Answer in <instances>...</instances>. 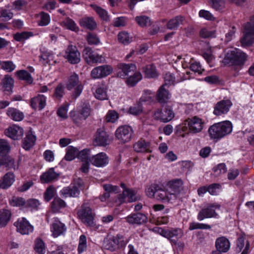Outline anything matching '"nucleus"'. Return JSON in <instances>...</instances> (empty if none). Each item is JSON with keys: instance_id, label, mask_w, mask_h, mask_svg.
Instances as JSON below:
<instances>
[{"instance_id": "nucleus-64", "label": "nucleus", "mask_w": 254, "mask_h": 254, "mask_svg": "<svg viewBox=\"0 0 254 254\" xmlns=\"http://www.w3.org/2000/svg\"><path fill=\"white\" fill-rule=\"evenodd\" d=\"M118 37L119 41L124 44H128L131 41L130 38L127 32H120L118 34Z\"/></svg>"}, {"instance_id": "nucleus-62", "label": "nucleus", "mask_w": 254, "mask_h": 254, "mask_svg": "<svg viewBox=\"0 0 254 254\" xmlns=\"http://www.w3.org/2000/svg\"><path fill=\"white\" fill-rule=\"evenodd\" d=\"M9 150L10 146L8 142L3 139H0V156L5 155Z\"/></svg>"}, {"instance_id": "nucleus-1", "label": "nucleus", "mask_w": 254, "mask_h": 254, "mask_svg": "<svg viewBox=\"0 0 254 254\" xmlns=\"http://www.w3.org/2000/svg\"><path fill=\"white\" fill-rule=\"evenodd\" d=\"M127 241L124 239L123 236L118 234L116 236H108L106 237L103 243V247L104 249L111 252L115 251L120 248L126 246Z\"/></svg>"}, {"instance_id": "nucleus-41", "label": "nucleus", "mask_w": 254, "mask_h": 254, "mask_svg": "<svg viewBox=\"0 0 254 254\" xmlns=\"http://www.w3.org/2000/svg\"><path fill=\"white\" fill-rule=\"evenodd\" d=\"M218 124L221 129V131H222L223 137L229 134L232 131L233 125L230 121H225L218 123Z\"/></svg>"}, {"instance_id": "nucleus-49", "label": "nucleus", "mask_w": 254, "mask_h": 254, "mask_svg": "<svg viewBox=\"0 0 254 254\" xmlns=\"http://www.w3.org/2000/svg\"><path fill=\"white\" fill-rule=\"evenodd\" d=\"M160 185L157 184H152L151 185L146 187L145 189V193L146 195L150 198H155L156 192L158 190Z\"/></svg>"}, {"instance_id": "nucleus-52", "label": "nucleus", "mask_w": 254, "mask_h": 254, "mask_svg": "<svg viewBox=\"0 0 254 254\" xmlns=\"http://www.w3.org/2000/svg\"><path fill=\"white\" fill-rule=\"evenodd\" d=\"M81 108L79 112L82 116V119L85 120L90 114V106L89 103L84 102L81 103Z\"/></svg>"}, {"instance_id": "nucleus-58", "label": "nucleus", "mask_w": 254, "mask_h": 254, "mask_svg": "<svg viewBox=\"0 0 254 254\" xmlns=\"http://www.w3.org/2000/svg\"><path fill=\"white\" fill-rule=\"evenodd\" d=\"M35 250L39 254H44L45 253V247L43 241L39 238L35 240L34 247Z\"/></svg>"}, {"instance_id": "nucleus-43", "label": "nucleus", "mask_w": 254, "mask_h": 254, "mask_svg": "<svg viewBox=\"0 0 254 254\" xmlns=\"http://www.w3.org/2000/svg\"><path fill=\"white\" fill-rule=\"evenodd\" d=\"M143 72L145 74V76L148 78L157 76L156 68L153 64H148L143 67Z\"/></svg>"}, {"instance_id": "nucleus-12", "label": "nucleus", "mask_w": 254, "mask_h": 254, "mask_svg": "<svg viewBox=\"0 0 254 254\" xmlns=\"http://www.w3.org/2000/svg\"><path fill=\"white\" fill-rule=\"evenodd\" d=\"M137 191L133 189H126L122 193L118 195L116 200L119 204L126 202V198H127L128 202H132L136 201L139 197L136 195Z\"/></svg>"}, {"instance_id": "nucleus-48", "label": "nucleus", "mask_w": 254, "mask_h": 254, "mask_svg": "<svg viewBox=\"0 0 254 254\" xmlns=\"http://www.w3.org/2000/svg\"><path fill=\"white\" fill-rule=\"evenodd\" d=\"M63 25L66 29L74 32H77L79 28L75 22L71 19L67 18L63 21Z\"/></svg>"}, {"instance_id": "nucleus-39", "label": "nucleus", "mask_w": 254, "mask_h": 254, "mask_svg": "<svg viewBox=\"0 0 254 254\" xmlns=\"http://www.w3.org/2000/svg\"><path fill=\"white\" fill-rule=\"evenodd\" d=\"M15 74L19 79L23 80L28 84H31L33 81L31 74L27 70H19L16 71Z\"/></svg>"}, {"instance_id": "nucleus-9", "label": "nucleus", "mask_w": 254, "mask_h": 254, "mask_svg": "<svg viewBox=\"0 0 254 254\" xmlns=\"http://www.w3.org/2000/svg\"><path fill=\"white\" fill-rule=\"evenodd\" d=\"M82 55L84 59L88 64L102 63L105 61L102 55L94 53L90 47H85Z\"/></svg>"}, {"instance_id": "nucleus-37", "label": "nucleus", "mask_w": 254, "mask_h": 254, "mask_svg": "<svg viewBox=\"0 0 254 254\" xmlns=\"http://www.w3.org/2000/svg\"><path fill=\"white\" fill-rule=\"evenodd\" d=\"M7 115L10 119L16 122L20 121L24 118L23 113L13 108H8Z\"/></svg>"}, {"instance_id": "nucleus-44", "label": "nucleus", "mask_w": 254, "mask_h": 254, "mask_svg": "<svg viewBox=\"0 0 254 254\" xmlns=\"http://www.w3.org/2000/svg\"><path fill=\"white\" fill-rule=\"evenodd\" d=\"M2 160L4 165V167L7 170L13 169L16 170L18 168V165L15 162V160L10 156H6L2 158Z\"/></svg>"}, {"instance_id": "nucleus-23", "label": "nucleus", "mask_w": 254, "mask_h": 254, "mask_svg": "<svg viewBox=\"0 0 254 254\" xmlns=\"http://www.w3.org/2000/svg\"><path fill=\"white\" fill-rule=\"evenodd\" d=\"M184 235L183 231L178 228H171L167 229V236L168 239L171 243L176 245L179 239L182 238Z\"/></svg>"}, {"instance_id": "nucleus-46", "label": "nucleus", "mask_w": 254, "mask_h": 254, "mask_svg": "<svg viewBox=\"0 0 254 254\" xmlns=\"http://www.w3.org/2000/svg\"><path fill=\"white\" fill-rule=\"evenodd\" d=\"M137 23L141 27H148L151 25L150 18L145 15L136 16L135 18Z\"/></svg>"}, {"instance_id": "nucleus-15", "label": "nucleus", "mask_w": 254, "mask_h": 254, "mask_svg": "<svg viewBox=\"0 0 254 254\" xmlns=\"http://www.w3.org/2000/svg\"><path fill=\"white\" fill-rule=\"evenodd\" d=\"M66 231V227L64 224L61 222L58 218L54 219L51 225V231L52 235L54 238H57L60 236L64 235Z\"/></svg>"}, {"instance_id": "nucleus-38", "label": "nucleus", "mask_w": 254, "mask_h": 254, "mask_svg": "<svg viewBox=\"0 0 254 254\" xmlns=\"http://www.w3.org/2000/svg\"><path fill=\"white\" fill-rule=\"evenodd\" d=\"M11 213L10 210L5 209H0V227H5L10 220Z\"/></svg>"}, {"instance_id": "nucleus-53", "label": "nucleus", "mask_w": 254, "mask_h": 254, "mask_svg": "<svg viewBox=\"0 0 254 254\" xmlns=\"http://www.w3.org/2000/svg\"><path fill=\"white\" fill-rule=\"evenodd\" d=\"M95 97L101 100H104L107 99V89L104 86L98 87L94 93Z\"/></svg>"}, {"instance_id": "nucleus-61", "label": "nucleus", "mask_w": 254, "mask_h": 254, "mask_svg": "<svg viewBox=\"0 0 254 254\" xmlns=\"http://www.w3.org/2000/svg\"><path fill=\"white\" fill-rule=\"evenodd\" d=\"M142 111V106L140 102L137 103L131 106L128 110L129 114L133 115H137Z\"/></svg>"}, {"instance_id": "nucleus-47", "label": "nucleus", "mask_w": 254, "mask_h": 254, "mask_svg": "<svg viewBox=\"0 0 254 254\" xmlns=\"http://www.w3.org/2000/svg\"><path fill=\"white\" fill-rule=\"evenodd\" d=\"M90 150L89 149H84L80 151H78L77 158L82 162H90Z\"/></svg>"}, {"instance_id": "nucleus-17", "label": "nucleus", "mask_w": 254, "mask_h": 254, "mask_svg": "<svg viewBox=\"0 0 254 254\" xmlns=\"http://www.w3.org/2000/svg\"><path fill=\"white\" fill-rule=\"evenodd\" d=\"M110 142L109 134L103 129H98L94 139V143L96 145L105 146L109 144Z\"/></svg>"}, {"instance_id": "nucleus-27", "label": "nucleus", "mask_w": 254, "mask_h": 254, "mask_svg": "<svg viewBox=\"0 0 254 254\" xmlns=\"http://www.w3.org/2000/svg\"><path fill=\"white\" fill-rule=\"evenodd\" d=\"M59 176L54 168H51L40 176V180L42 183H48L57 180Z\"/></svg>"}, {"instance_id": "nucleus-51", "label": "nucleus", "mask_w": 254, "mask_h": 254, "mask_svg": "<svg viewBox=\"0 0 254 254\" xmlns=\"http://www.w3.org/2000/svg\"><path fill=\"white\" fill-rule=\"evenodd\" d=\"M9 203L11 206L14 207L25 206V200L22 197L13 196L9 199Z\"/></svg>"}, {"instance_id": "nucleus-14", "label": "nucleus", "mask_w": 254, "mask_h": 254, "mask_svg": "<svg viewBox=\"0 0 254 254\" xmlns=\"http://www.w3.org/2000/svg\"><path fill=\"white\" fill-rule=\"evenodd\" d=\"M14 225L16 227L17 231L22 235H28L33 231V227L25 218L19 219Z\"/></svg>"}, {"instance_id": "nucleus-3", "label": "nucleus", "mask_w": 254, "mask_h": 254, "mask_svg": "<svg viewBox=\"0 0 254 254\" xmlns=\"http://www.w3.org/2000/svg\"><path fill=\"white\" fill-rule=\"evenodd\" d=\"M247 57L246 53L236 50L226 54L223 63L225 64L243 66L247 60Z\"/></svg>"}, {"instance_id": "nucleus-56", "label": "nucleus", "mask_w": 254, "mask_h": 254, "mask_svg": "<svg viewBox=\"0 0 254 254\" xmlns=\"http://www.w3.org/2000/svg\"><path fill=\"white\" fill-rule=\"evenodd\" d=\"M211 226L206 224L192 222L189 224V229L190 231L195 229H210Z\"/></svg>"}, {"instance_id": "nucleus-34", "label": "nucleus", "mask_w": 254, "mask_h": 254, "mask_svg": "<svg viewBox=\"0 0 254 254\" xmlns=\"http://www.w3.org/2000/svg\"><path fill=\"white\" fill-rule=\"evenodd\" d=\"M209 135L211 139L219 140L223 137L221 129L218 123L210 126L208 130Z\"/></svg>"}, {"instance_id": "nucleus-22", "label": "nucleus", "mask_w": 254, "mask_h": 254, "mask_svg": "<svg viewBox=\"0 0 254 254\" xmlns=\"http://www.w3.org/2000/svg\"><path fill=\"white\" fill-rule=\"evenodd\" d=\"M155 198L163 203H173L174 201V199L170 197V194L167 191V187L163 188L161 185H159Z\"/></svg>"}, {"instance_id": "nucleus-35", "label": "nucleus", "mask_w": 254, "mask_h": 254, "mask_svg": "<svg viewBox=\"0 0 254 254\" xmlns=\"http://www.w3.org/2000/svg\"><path fill=\"white\" fill-rule=\"evenodd\" d=\"M119 68L122 72L121 73V77H124L133 73L136 69V66L133 64H121L119 65Z\"/></svg>"}, {"instance_id": "nucleus-50", "label": "nucleus", "mask_w": 254, "mask_h": 254, "mask_svg": "<svg viewBox=\"0 0 254 254\" xmlns=\"http://www.w3.org/2000/svg\"><path fill=\"white\" fill-rule=\"evenodd\" d=\"M142 78V75L139 72H136L133 75H130L126 81L127 84L130 86H134Z\"/></svg>"}, {"instance_id": "nucleus-36", "label": "nucleus", "mask_w": 254, "mask_h": 254, "mask_svg": "<svg viewBox=\"0 0 254 254\" xmlns=\"http://www.w3.org/2000/svg\"><path fill=\"white\" fill-rule=\"evenodd\" d=\"M35 140L36 136L32 134L31 131H29L26 133V137L23 140V147L26 150L29 149L34 145Z\"/></svg>"}, {"instance_id": "nucleus-26", "label": "nucleus", "mask_w": 254, "mask_h": 254, "mask_svg": "<svg viewBox=\"0 0 254 254\" xmlns=\"http://www.w3.org/2000/svg\"><path fill=\"white\" fill-rule=\"evenodd\" d=\"M216 250L222 253L227 252L230 248V243L225 237L218 238L215 242Z\"/></svg>"}, {"instance_id": "nucleus-40", "label": "nucleus", "mask_w": 254, "mask_h": 254, "mask_svg": "<svg viewBox=\"0 0 254 254\" xmlns=\"http://www.w3.org/2000/svg\"><path fill=\"white\" fill-rule=\"evenodd\" d=\"M184 19V17L181 15L176 16L168 21L167 27L170 30L177 29L180 25L183 24Z\"/></svg>"}, {"instance_id": "nucleus-11", "label": "nucleus", "mask_w": 254, "mask_h": 254, "mask_svg": "<svg viewBox=\"0 0 254 254\" xmlns=\"http://www.w3.org/2000/svg\"><path fill=\"white\" fill-rule=\"evenodd\" d=\"M64 57L71 64H76L80 61V54L77 47L71 44L66 49Z\"/></svg>"}, {"instance_id": "nucleus-6", "label": "nucleus", "mask_w": 254, "mask_h": 254, "mask_svg": "<svg viewBox=\"0 0 254 254\" xmlns=\"http://www.w3.org/2000/svg\"><path fill=\"white\" fill-rule=\"evenodd\" d=\"M175 116V114L171 106L166 105L161 109H158L154 112V119L163 123H167L171 121Z\"/></svg>"}, {"instance_id": "nucleus-55", "label": "nucleus", "mask_w": 254, "mask_h": 254, "mask_svg": "<svg viewBox=\"0 0 254 254\" xmlns=\"http://www.w3.org/2000/svg\"><path fill=\"white\" fill-rule=\"evenodd\" d=\"M93 8L102 20L106 21L109 20V16L106 10L96 5L94 6Z\"/></svg>"}, {"instance_id": "nucleus-28", "label": "nucleus", "mask_w": 254, "mask_h": 254, "mask_svg": "<svg viewBox=\"0 0 254 254\" xmlns=\"http://www.w3.org/2000/svg\"><path fill=\"white\" fill-rule=\"evenodd\" d=\"M133 148L137 152L149 153L152 151L150 143L143 139H140L136 142L133 145Z\"/></svg>"}, {"instance_id": "nucleus-60", "label": "nucleus", "mask_w": 254, "mask_h": 254, "mask_svg": "<svg viewBox=\"0 0 254 254\" xmlns=\"http://www.w3.org/2000/svg\"><path fill=\"white\" fill-rule=\"evenodd\" d=\"M33 35V33L31 32H23L21 33H16L14 36V39L17 41H22L27 39Z\"/></svg>"}, {"instance_id": "nucleus-42", "label": "nucleus", "mask_w": 254, "mask_h": 254, "mask_svg": "<svg viewBox=\"0 0 254 254\" xmlns=\"http://www.w3.org/2000/svg\"><path fill=\"white\" fill-rule=\"evenodd\" d=\"M65 202L61 198L56 197L51 203V209L53 212H58L60 209L65 206Z\"/></svg>"}, {"instance_id": "nucleus-19", "label": "nucleus", "mask_w": 254, "mask_h": 254, "mask_svg": "<svg viewBox=\"0 0 254 254\" xmlns=\"http://www.w3.org/2000/svg\"><path fill=\"white\" fill-rule=\"evenodd\" d=\"M187 122L190 131L193 133L199 132L203 128V122L201 119L194 116L192 118H189Z\"/></svg>"}, {"instance_id": "nucleus-32", "label": "nucleus", "mask_w": 254, "mask_h": 254, "mask_svg": "<svg viewBox=\"0 0 254 254\" xmlns=\"http://www.w3.org/2000/svg\"><path fill=\"white\" fill-rule=\"evenodd\" d=\"M80 25L87 29L94 30L97 27V23L92 17H84L79 21Z\"/></svg>"}, {"instance_id": "nucleus-57", "label": "nucleus", "mask_w": 254, "mask_h": 254, "mask_svg": "<svg viewBox=\"0 0 254 254\" xmlns=\"http://www.w3.org/2000/svg\"><path fill=\"white\" fill-rule=\"evenodd\" d=\"M64 94V88L63 84H59L56 87L53 94L54 98L56 100H61Z\"/></svg>"}, {"instance_id": "nucleus-7", "label": "nucleus", "mask_w": 254, "mask_h": 254, "mask_svg": "<svg viewBox=\"0 0 254 254\" xmlns=\"http://www.w3.org/2000/svg\"><path fill=\"white\" fill-rule=\"evenodd\" d=\"M133 130L128 126L124 125L120 126L115 131L116 138L122 143H125L129 141L132 136Z\"/></svg>"}, {"instance_id": "nucleus-21", "label": "nucleus", "mask_w": 254, "mask_h": 254, "mask_svg": "<svg viewBox=\"0 0 254 254\" xmlns=\"http://www.w3.org/2000/svg\"><path fill=\"white\" fill-rule=\"evenodd\" d=\"M127 222L130 224L140 225L146 223L147 217L141 213L131 214L126 218Z\"/></svg>"}, {"instance_id": "nucleus-20", "label": "nucleus", "mask_w": 254, "mask_h": 254, "mask_svg": "<svg viewBox=\"0 0 254 254\" xmlns=\"http://www.w3.org/2000/svg\"><path fill=\"white\" fill-rule=\"evenodd\" d=\"M4 133L8 137L13 140H18L21 138L24 131L21 127L16 125H13L5 129Z\"/></svg>"}, {"instance_id": "nucleus-18", "label": "nucleus", "mask_w": 254, "mask_h": 254, "mask_svg": "<svg viewBox=\"0 0 254 254\" xmlns=\"http://www.w3.org/2000/svg\"><path fill=\"white\" fill-rule=\"evenodd\" d=\"M232 103L230 100H223L218 102L214 107L213 113L216 116H220L227 113Z\"/></svg>"}, {"instance_id": "nucleus-16", "label": "nucleus", "mask_w": 254, "mask_h": 254, "mask_svg": "<svg viewBox=\"0 0 254 254\" xmlns=\"http://www.w3.org/2000/svg\"><path fill=\"white\" fill-rule=\"evenodd\" d=\"M108 156L104 152H100L96 155H92L90 159L92 165L97 167H103L109 163Z\"/></svg>"}, {"instance_id": "nucleus-5", "label": "nucleus", "mask_w": 254, "mask_h": 254, "mask_svg": "<svg viewBox=\"0 0 254 254\" xmlns=\"http://www.w3.org/2000/svg\"><path fill=\"white\" fill-rule=\"evenodd\" d=\"M170 197L175 201L183 190V183L182 180L176 179L169 181L166 185Z\"/></svg>"}, {"instance_id": "nucleus-29", "label": "nucleus", "mask_w": 254, "mask_h": 254, "mask_svg": "<svg viewBox=\"0 0 254 254\" xmlns=\"http://www.w3.org/2000/svg\"><path fill=\"white\" fill-rule=\"evenodd\" d=\"M80 193V190L76 186L70 185L63 188L61 190V194L65 197H77Z\"/></svg>"}, {"instance_id": "nucleus-10", "label": "nucleus", "mask_w": 254, "mask_h": 254, "mask_svg": "<svg viewBox=\"0 0 254 254\" xmlns=\"http://www.w3.org/2000/svg\"><path fill=\"white\" fill-rule=\"evenodd\" d=\"M220 207V205L216 203L208 204L198 212L197 217V219L199 221H202L205 218L216 217L217 214L215 210L217 209H219Z\"/></svg>"}, {"instance_id": "nucleus-63", "label": "nucleus", "mask_w": 254, "mask_h": 254, "mask_svg": "<svg viewBox=\"0 0 254 254\" xmlns=\"http://www.w3.org/2000/svg\"><path fill=\"white\" fill-rule=\"evenodd\" d=\"M0 65H1V68L2 69L7 72L12 71L16 67V66L13 63L10 61L1 62V64Z\"/></svg>"}, {"instance_id": "nucleus-33", "label": "nucleus", "mask_w": 254, "mask_h": 254, "mask_svg": "<svg viewBox=\"0 0 254 254\" xmlns=\"http://www.w3.org/2000/svg\"><path fill=\"white\" fill-rule=\"evenodd\" d=\"M103 189L105 191L102 195L100 196V199L102 201H105L109 198L111 192L118 193L120 191L119 188L117 186H113L110 184H106L103 186Z\"/></svg>"}, {"instance_id": "nucleus-2", "label": "nucleus", "mask_w": 254, "mask_h": 254, "mask_svg": "<svg viewBox=\"0 0 254 254\" xmlns=\"http://www.w3.org/2000/svg\"><path fill=\"white\" fill-rule=\"evenodd\" d=\"M243 47H248L254 43V15L244 26L243 36L240 40Z\"/></svg>"}, {"instance_id": "nucleus-59", "label": "nucleus", "mask_w": 254, "mask_h": 254, "mask_svg": "<svg viewBox=\"0 0 254 254\" xmlns=\"http://www.w3.org/2000/svg\"><path fill=\"white\" fill-rule=\"evenodd\" d=\"M246 240V235L242 233L239 235L237 240L236 250L238 253L241 252L245 246V241Z\"/></svg>"}, {"instance_id": "nucleus-31", "label": "nucleus", "mask_w": 254, "mask_h": 254, "mask_svg": "<svg viewBox=\"0 0 254 254\" xmlns=\"http://www.w3.org/2000/svg\"><path fill=\"white\" fill-rule=\"evenodd\" d=\"M14 175L13 173L8 172L5 174L0 180V189H7L14 182Z\"/></svg>"}, {"instance_id": "nucleus-13", "label": "nucleus", "mask_w": 254, "mask_h": 254, "mask_svg": "<svg viewBox=\"0 0 254 254\" xmlns=\"http://www.w3.org/2000/svg\"><path fill=\"white\" fill-rule=\"evenodd\" d=\"M113 71L110 65L104 64L96 66L93 68L90 73L91 77L93 79H100L110 75Z\"/></svg>"}, {"instance_id": "nucleus-45", "label": "nucleus", "mask_w": 254, "mask_h": 254, "mask_svg": "<svg viewBox=\"0 0 254 254\" xmlns=\"http://www.w3.org/2000/svg\"><path fill=\"white\" fill-rule=\"evenodd\" d=\"M77 148L73 146H68L66 149V153L64 156V159L67 161H71L75 157L77 158L78 155Z\"/></svg>"}, {"instance_id": "nucleus-30", "label": "nucleus", "mask_w": 254, "mask_h": 254, "mask_svg": "<svg viewBox=\"0 0 254 254\" xmlns=\"http://www.w3.org/2000/svg\"><path fill=\"white\" fill-rule=\"evenodd\" d=\"M14 80L8 75H5L2 80V88L5 94L9 95L12 92Z\"/></svg>"}, {"instance_id": "nucleus-25", "label": "nucleus", "mask_w": 254, "mask_h": 254, "mask_svg": "<svg viewBox=\"0 0 254 254\" xmlns=\"http://www.w3.org/2000/svg\"><path fill=\"white\" fill-rule=\"evenodd\" d=\"M46 105V98L43 95L38 94L32 98L30 101V106L32 109L39 110L43 109Z\"/></svg>"}, {"instance_id": "nucleus-4", "label": "nucleus", "mask_w": 254, "mask_h": 254, "mask_svg": "<svg viewBox=\"0 0 254 254\" xmlns=\"http://www.w3.org/2000/svg\"><path fill=\"white\" fill-rule=\"evenodd\" d=\"M77 215L81 221L86 226L92 227L94 225V214L87 203H83L81 209L78 211Z\"/></svg>"}, {"instance_id": "nucleus-8", "label": "nucleus", "mask_w": 254, "mask_h": 254, "mask_svg": "<svg viewBox=\"0 0 254 254\" xmlns=\"http://www.w3.org/2000/svg\"><path fill=\"white\" fill-rule=\"evenodd\" d=\"M66 87L69 90L74 88L72 92V96L74 98H76L79 96L83 90V85L79 82L77 74L73 73L69 77Z\"/></svg>"}, {"instance_id": "nucleus-24", "label": "nucleus", "mask_w": 254, "mask_h": 254, "mask_svg": "<svg viewBox=\"0 0 254 254\" xmlns=\"http://www.w3.org/2000/svg\"><path fill=\"white\" fill-rule=\"evenodd\" d=\"M165 87V85H161L158 89L156 94V99L161 104L167 103L171 97L170 93Z\"/></svg>"}, {"instance_id": "nucleus-54", "label": "nucleus", "mask_w": 254, "mask_h": 254, "mask_svg": "<svg viewBox=\"0 0 254 254\" xmlns=\"http://www.w3.org/2000/svg\"><path fill=\"white\" fill-rule=\"evenodd\" d=\"M87 239L84 235H81L79 237V244L77 251L79 254H82L87 249Z\"/></svg>"}]
</instances>
